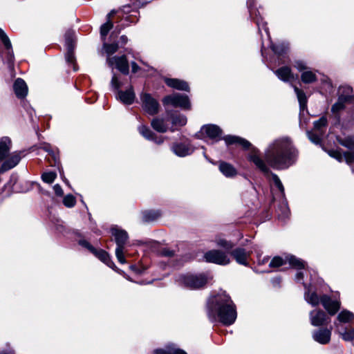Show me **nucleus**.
I'll return each instance as SVG.
<instances>
[{
    "instance_id": "obj_50",
    "label": "nucleus",
    "mask_w": 354,
    "mask_h": 354,
    "mask_svg": "<svg viewBox=\"0 0 354 354\" xmlns=\"http://www.w3.org/2000/svg\"><path fill=\"white\" fill-rule=\"evenodd\" d=\"M111 84L112 87H113L115 89L118 90L120 87V82H119V80L115 74L113 75Z\"/></svg>"
},
{
    "instance_id": "obj_23",
    "label": "nucleus",
    "mask_w": 354,
    "mask_h": 354,
    "mask_svg": "<svg viewBox=\"0 0 354 354\" xmlns=\"http://www.w3.org/2000/svg\"><path fill=\"white\" fill-rule=\"evenodd\" d=\"M11 143V140L8 137H3L0 139V160H4L8 155Z\"/></svg>"
},
{
    "instance_id": "obj_28",
    "label": "nucleus",
    "mask_w": 354,
    "mask_h": 354,
    "mask_svg": "<svg viewBox=\"0 0 354 354\" xmlns=\"http://www.w3.org/2000/svg\"><path fill=\"white\" fill-rule=\"evenodd\" d=\"M93 253L109 267L112 268L114 266V263L111 261L109 254L106 251L103 250H97L95 249V252Z\"/></svg>"
},
{
    "instance_id": "obj_38",
    "label": "nucleus",
    "mask_w": 354,
    "mask_h": 354,
    "mask_svg": "<svg viewBox=\"0 0 354 354\" xmlns=\"http://www.w3.org/2000/svg\"><path fill=\"white\" fill-rule=\"evenodd\" d=\"M103 48L105 50L106 53L110 56L111 55H113L115 52L118 51L119 48V46L117 43H113V44H106L104 43L103 44Z\"/></svg>"
},
{
    "instance_id": "obj_45",
    "label": "nucleus",
    "mask_w": 354,
    "mask_h": 354,
    "mask_svg": "<svg viewBox=\"0 0 354 354\" xmlns=\"http://www.w3.org/2000/svg\"><path fill=\"white\" fill-rule=\"evenodd\" d=\"M285 262L286 261L282 258L279 257H274L270 262L269 266L270 268H278L283 266Z\"/></svg>"
},
{
    "instance_id": "obj_32",
    "label": "nucleus",
    "mask_w": 354,
    "mask_h": 354,
    "mask_svg": "<svg viewBox=\"0 0 354 354\" xmlns=\"http://www.w3.org/2000/svg\"><path fill=\"white\" fill-rule=\"evenodd\" d=\"M294 90L299 102L300 109L304 110L307 104V98L305 93L295 86H294Z\"/></svg>"
},
{
    "instance_id": "obj_64",
    "label": "nucleus",
    "mask_w": 354,
    "mask_h": 354,
    "mask_svg": "<svg viewBox=\"0 0 354 354\" xmlns=\"http://www.w3.org/2000/svg\"><path fill=\"white\" fill-rule=\"evenodd\" d=\"M131 268L133 270L136 271V272H138V270H137V269H136V266H131Z\"/></svg>"
},
{
    "instance_id": "obj_48",
    "label": "nucleus",
    "mask_w": 354,
    "mask_h": 354,
    "mask_svg": "<svg viewBox=\"0 0 354 354\" xmlns=\"http://www.w3.org/2000/svg\"><path fill=\"white\" fill-rule=\"evenodd\" d=\"M255 22L257 24L259 32L261 31V28H263L266 32V34L269 35L268 28L266 26V24L262 21L261 19H256Z\"/></svg>"
},
{
    "instance_id": "obj_18",
    "label": "nucleus",
    "mask_w": 354,
    "mask_h": 354,
    "mask_svg": "<svg viewBox=\"0 0 354 354\" xmlns=\"http://www.w3.org/2000/svg\"><path fill=\"white\" fill-rule=\"evenodd\" d=\"M21 159V153L15 151L6 159L1 166V169L7 171L15 167Z\"/></svg>"
},
{
    "instance_id": "obj_4",
    "label": "nucleus",
    "mask_w": 354,
    "mask_h": 354,
    "mask_svg": "<svg viewBox=\"0 0 354 354\" xmlns=\"http://www.w3.org/2000/svg\"><path fill=\"white\" fill-rule=\"evenodd\" d=\"M353 88L348 85L341 86L338 88L337 101L332 106L331 112L335 117L339 120V112L344 109L346 104H351L354 102V95Z\"/></svg>"
},
{
    "instance_id": "obj_24",
    "label": "nucleus",
    "mask_w": 354,
    "mask_h": 354,
    "mask_svg": "<svg viewBox=\"0 0 354 354\" xmlns=\"http://www.w3.org/2000/svg\"><path fill=\"white\" fill-rule=\"evenodd\" d=\"M220 171L227 178H232L237 174L236 169L228 162L222 161L219 164Z\"/></svg>"
},
{
    "instance_id": "obj_33",
    "label": "nucleus",
    "mask_w": 354,
    "mask_h": 354,
    "mask_svg": "<svg viewBox=\"0 0 354 354\" xmlns=\"http://www.w3.org/2000/svg\"><path fill=\"white\" fill-rule=\"evenodd\" d=\"M301 80L305 84H310L317 81V76L313 71H306L301 73Z\"/></svg>"
},
{
    "instance_id": "obj_36",
    "label": "nucleus",
    "mask_w": 354,
    "mask_h": 354,
    "mask_svg": "<svg viewBox=\"0 0 354 354\" xmlns=\"http://www.w3.org/2000/svg\"><path fill=\"white\" fill-rule=\"evenodd\" d=\"M288 261L292 267L297 269L305 268V263L302 260L296 258L294 256H290L288 258Z\"/></svg>"
},
{
    "instance_id": "obj_16",
    "label": "nucleus",
    "mask_w": 354,
    "mask_h": 354,
    "mask_svg": "<svg viewBox=\"0 0 354 354\" xmlns=\"http://www.w3.org/2000/svg\"><path fill=\"white\" fill-rule=\"evenodd\" d=\"M171 149L174 153L180 157L190 155L194 151V149L189 142L174 143Z\"/></svg>"
},
{
    "instance_id": "obj_6",
    "label": "nucleus",
    "mask_w": 354,
    "mask_h": 354,
    "mask_svg": "<svg viewBox=\"0 0 354 354\" xmlns=\"http://www.w3.org/2000/svg\"><path fill=\"white\" fill-rule=\"evenodd\" d=\"M249 158L250 160L252 161L263 173L265 174H271L274 185L279 190L281 197L283 198L285 197L284 187L279 176L270 171L266 162L258 155L251 154Z\"/></svg>"
},
{
    "instance_id": "obj_3",
    "label": "nucleus",
    "mask_w": 354,
    "mask_h": 354,
    "mask_svg": "<svg viewBox=\"0 0 354 354\" xmlns=\"http://www.w3.org/2000/svg\"><path fill=\"white\" fill-rule=\"evenodd\" d=\"M201 132L205 133L212 140L218 141L223 139L227 145H239L244 149H248L251 144L247 140L235 136H226L221 138L222 130L215 124H205L201 128Z\"/></svg>"
},
{
    "instance_id": "obj_49",
    "label": "nucleus",
    "mask_w": 354,
    "mask_h": 354,
    "mask_svg": "<svg viewBox=\"0 0 354 354\" xmlns=\"http://www.w3.org/2000/svg\"><path fill=\"white\" fill-rule=\"evenodd\" d=\"M343 159H344L348 164H351L354 162V153L351 152H345L343 154Z\"/></svg>"
},
{
    "instance_id": "obj_35",
    "label": "nucleus",
    "mask_w": 354,
    "mask_h": 354,
    "mask_svg": "<svg viewBox=\"0 0 354 354\" xmlns=\"http://www.w3.org/2000/svg\"><path fill=\"white\" fill-rule=\"evenodd\" d=\"M354 317L353 313L351 312L344 310H342L337 316V319L340 322L346 323L351 321Z\"/></svg>"
},
{
    "instance_id": "obj_14",
    "label": "nucleus",
    "mask_w": 354,
    "mask_h": 354,
    "mask_svg": "<svg viewBox=\"0 0 354 354\" xmlns=\"http://www.w3.org/2000/svg\"><path fill=\"white\" fill-rule=\"evenodd\" d=\"M230 254L239 264L248 266V259L251 252H248L242 248H236L231 251Z\"/></svg>"
},
{
    "instance_id": "obj_26",
    "label": "nucleus",
    "mask_w": 354,
    "mask_h": 354,
    "mask_svg": "<svg viewBox=\"0 0 354 354\" xmlns=\"http://www.w3.org/2000/svg\"><path fill=\"white\" fill-rule=\"evenodd\" d=\"M276 75L282 81L288 82L292 79L291 69L288 66H283L274 71Z\"/></svg>"
},
{
    "instance_id": "obj_13",
    "label": "nucleus",
    "mask_w": 354,
    "mask_h": 354,
    "mask_svg": "<svg viewBox=\"0 0 354 354\" xmlns=\"http://www.w3.org/2000/svg\"><path fill=\"white\" fill-rule=\"evenodd\" d=\"M321 304L330 315H335L340 308V302L333 300L330 297L323 295L320 297Z\"/></svg>"
},
{
    "instance_id": "obj_53",
    "label": "nucleus",
    "mask_w": 354,
    "mask_h": 354,
    "mask_svg": "<svg viewBox=\"0 0 354 354\" xmlns=\"http://www.w3.org/2000/svg\"><path fill=\"white\" fill-rule=\"evenodd\" d=\"M294 66L299 71H304L307 68L305 63L301 60L296 61L295 62Z\"/></svg>"
},
{
    "instance_id": "obj_39",
    "label": "nucleus",
    "mask_w": 354,
    "mask_h": 354,
    "mask_svg": "<svg viewBox=\"0 0 354 354\" xmlns=\"http://www.w3.org/2000/svg\"><path fill=\"white\" fill-rule=\"evenodd\" d=\"M57 178V174L54 171L45 172L41 175V179L44 182L51 184Z\"/></svg>"
},
{
    "instance_id": "obj_58",
    "label": "nucleus",
    "mask_w": 354,
    "mask_h": 354,
    "mask_svg": "<svg viewBox=\"0 0 354 354\" xmlns=\"http://www.w3.org/2000/svg\"><path fill=\"white\" fill-rule=\"evenodd\" d=\"M171 354H187L185 351L179 348L170 349Z\"/></svg>"
},
{
    "instance_id": "obj_9",
    "label": "nucleus",
    "mask_w": 354,
    "mask_h": 354,
    "mask_svg": "<svg viewBox=\"0 0 354 354\" xmlns=\"http://www.w3.org/2000/svg\"><path fill=\"white\" fill-rule=\"evenodd\" d=\"M204 259L208 263L218 265H227L230 263V258L228 254L219 250H212L204 254Z\"/></svg>"
},
{
    "instance_id": "obj_61",
    "label": "nucleus",
    "mask_w": 354,
    "mask_h": 354,
    "mask_svg": "<svg viewBox=\"0 0 354 354\" xmlns=\"http://www.w3.org/2000/svg\"><path fill=\"white\" fill-rule=\"evenodd\" d=\"M157 354H171V351H169V352H167L165 351L159 350V351H157Z\"/></svg>"
},
{
    "instance_id": "obj_8",
    "label": "nucleus",
    "mask_w": 354,
    "mask_h": 354,
    "mask_svg": "<svg viewBox=\"0 0 354 354\" xmlns=\"http://www.w3.org/2000/svg\"><path fill=\"white\" fill-rule=\"evenodd\" d=\"M162 103L165 106L171 105L174 107H180L184 109H189L190 108L188 97L180 93H174L165 96L162 100Z\"/></svg>"
},
{
    "instance_id": "obj_54",
    "label": "nucleus",
    "mask_w": 354,
    "mask_h": 354,
    "mask_svg": "<svg viewBox=\"0 0 354 354\" xmlns=\"http://www.w3.org/2000/svg\"><path fill=\"white\" fill-rule=\"evenodd\" d=\"M160 254L162 256L170 257H173L174 255V251L171 250L168 248H163L160 251Z\"/></svg>"
},
{
    "instance_id": "obj_40",
    "label": "nucleus",
    "mask_w": 354,
    "mask_h": 354,
    "mask_svg": "<svg viewBox=\"0 0 354 354\" xmlns=\"http://www.w3.org/2000/svg\"><path fill=\"white\" fill-rule=\"evenodd\" d=\"M327 118L325 116H322L319 120L314 122V129L318 131H321L323 127L327 126Z\"/></svg>"
},
{
    "instance_id": "obj_37",
    "label": "nucleus",
    "mask_w": 354,
    "mask_h": 354,
    "mask_svg": "<svg viewBox=\"0 0 354 354\" xmlns=\"http://www.w3.org/2000/svg\"><path fill=\"white\" fill-rule=\"evenodd\" d=\"M271 48L274 54L279 57L283 56L287 53L288 48L283 44H272Z\"/></svg>"
},
{
    "instance_id": "obj_44",
    "label": "nucleus",
    "mask_w": 354,
    "mask_h": 354,
    "mask_svg": "<svg viewBox=\"0 0 354 354\" xmlns=\"http://www.w3.org/2000/svg\"><path fill=\"white\" fill-rule=\"evenodd\" d=\"M63 203L67 207H73L76 203L75 198L72 194H68L64 198Z\"/></svg>"
},
{
    "instance_id": "obj_46",
    "label": "nucleus",
    "mask_w": 354,
    "mask_h": 354,
    "mask_svg": "<svg viewBox=\"0 0 354 354\" xmlns=\"http://www.w3.org/2000/svg\"><path fill=\"white\" fill-rule=\"evenodd\" d=\"M307 134H308V138L313 143L317 145V144H319L321 142V140H322L321 135H318V134H317L315 133H313V132H311V131H308Z\"/></svg>"
},
{
    "instance_id": "obj_29",
    "label": "nucleus",
    "mask_w": 354,
    "mask_h": 354,
    "mask_svg": "<svg viewBox=\"0 0 354 354\" xmlns=\"http://www.w3.org/2000/svg\"><path fill=\"white\" fill-rule=\"evenodd\" d=\"M161 213L159 210H148L142 212V220L144 222H151L159 217H160Z\"/></svg>"
},
{
    "instance_id": "obj_56",
    "label": "nucleus",
    "mask_w": 354,
    "mask_h": 354,
    "mask_svg": "<svg viewBox=\"0 0 354 354\" xmlns=\"http://www.w3.org/2000/svg\"><path fill=\"white\" fill-rule=\"evenodd\" d=\"M131 71L133 73H136L137 72H138L140 70V66L135 62H132L131 63Z\"/></svg>"
},
{
    "instance_id": "obj_62",
    "label": "nucleus",
    "mask_w": 354,
    "mask_h": 354,
    "mask_svg": "<svg viewBox=\"0 0 354 354\" xmlns=\"http://www.w3.org/2000/svg\"><path fill=\"white\" fill-rule=\"evenodd\" d=\"M284 212H283V218H287L288 216V210L286 207H284Z\"/></svg>"
},
{
    "instance_id": "obj_47",
    "label": "nucleus",
    "mask_w": 354,
    "mask_h": 354,
    "mask_svg": "<svg viewBox=\"0 0 354 354\" xmlns=\"http://www.w3.org/2000/svg\"><path fill=\"white\" fill-rule=\"evenodd\" d=\"M328 154L331 157L336 158L339 162H342L343 160V155L338 150H330L328 151Z\"/></svg>"
},
{
    "instance_id": "obj_57",
    "label": "nucleus",
    "mask_w": 354,
    "mask_h": 354,
    "mask_svg": "<svg viewBox=\"0 0 354 354\" xmlns=\"http://www.w3.org/2000/svg\"><path fill=\"white\" fill-rule=\"evenodd\" d=\"M44 149L48 151L50 154H51L53 159L56 160V154L54 151L50 149V147L49 145H46L44 147Z\"/></svg>"
},
{
    "instance_id": "obj_17",
    "label": "nucleus",
    "mask_w": 354,
    "mask_h": 354,
    "mask_svg": "<svg viewBox=\"0 0 354 354\" xmlns=\"http://www.w3.org/2000/svg\"><path fill=\"white\" fill-rule=\"evenodd\" d=\"M13 89L18 98L23 99L28 94V86L26 83L21 78H17L13 85Z\"/></svg>"
},
{
    "instance_id": "obj_42",
    "label": "nucleus",
    "mask_w": 354,
    "mask_h": 354,
    "mask_svg": "<svg viewBox=\"0 0 354 354\" xmlns=\"http://www.w3.org/2000/svg\"><path fill=\"white\" fill-rule=\"evenodd\" d=\"M342 338L346 342H351L354 340V328L345 330L344 332H339Z\"/></svg>"
},
{
    "instance_id": "obj_21",
    "label": "nucleus",
    "mask_w": 354,
    "mask_h": 354,
    "mask_svg": "<svg viewBox=\"0 0 354 354\" xmlns=\"http://www.w3.org/2000/svg\"><path fill=\"white\" fill-rule=\"evenodd\" d=\"M165 82L166 84L171 88L185 91H188L189 90L188 84L183 80L167 78Z\"/></svg>"
},
{
    "instance_id": "obj_15",
    "label": "nucleus",
    "mask_w": 354,
    "mask_h": 354,
    "mask_svg": "<svg viewBox=\"0 0 354 354\" xmlns=\"http://www.w3.org/2000/svg\"><path fill=\"white\" fill-rule=\"evenodd\" d=\"M331 337V330L328 328H320L313 333V339L321 344H327L330 342Z\"/></svg>"
},
{
    "instance_id": "obj_10",
    "label": "nucleus",
    "mask_w": 354,
    "mask_h": 354,
    "mask_svg": "<svg viewBox=\"0 0 354 354\" xmlns=\"http://www.w3.org/2000/svg\"><path fill=\"white\" fill-rule=\"evenodd\" d=\"M142 107L150 115H155L159 111L160 104L149 93H142L140 95Z\"/></svg>"
},
{
    "instance_id": "obj_5",
    "label": "nucleus",
    "mask_w": 354,
    "mask_h": 354,
    "mask_svg": "<svg viewBox=\"0 0 354 354\" xmlns=\"http://www.w3.org/2000/svg\"><path fill=\"white\" fill-rule=\"evenodd\" d=\"M176 282L183 287L189 289H198L205 286L207 282L204 274H180L176 277Z\"/></svg>"
},
{
    "instance_id": "obj_22",
    "label": "nucleus",
    "mask_w": 354,
    "mask_h": 354,
    "mask_svg": "<svg viewBox=\"0 0 354 354\" xmlns=\"http://www.w3.org/2000/svg\"><path fill=\"white\" fill-rule=\"evenodd\" d=\"M118 95L124 104H131L134 102L135 93L131 86L125 91H118Z\"/></svg>"
},
{
    "instance_id": "obj_30",
    "label": "nucleus",
    "mask_w": 354,
    "mask_h": 354,
    "mask_svg": "<svg viewBox=\"0 0 354 354\" xmlns=\"http://www.w3.org/2000/svg\"><path fill=\"white\" fill-rule=\"evenodd\" d=\"M336 140L341 145L348 148V149H351V150L354 149V136H347L345 138L337 136Z\"/></svg>"
},
{
    "instance_id": "obj_59",
    "label": "nucleus",
    "mask_w": 354,
    "mask_h": 354,
    "mask_svg": "<svg viewBox=\"0 0 354 354\" xmlns=\"http://www.w3.org/2000/svg\"><path fill=\"white\" fill-rule=\"evenodd\" d=\"M303 278H304V273L301 271H299L296 274L295 279L297 281H301L303 279Z\"/></svg>"
},
{
    "instance_id": "obj_20",
    "label": "nucleus",
    "mask_w": 354,
    "mask_h": 354,
    "mask_svg": "<svg viewBox=\"0 0 354 354\" xmlns=\"http://www.w3.org/2000/svg\"><path fill=\"white\" fill-rule=\"evenodd\" d=\"M303 285L306 289L304 293L305 300L313 306H318L321 303L320 297L315 291H311L310 286H307L304 283H303Z\"/></svg>"
},
{
    "instance_id": "obj_34",
    "label": "nucleus",
    "mask_w": 354,
    "mask_h": 354,
    "mask_svg": "<svg viewBox=\"0 0 354 354\" xmlns=\"http://www.w3.org/2000/svg\"><path fill=\"white\" fill-rule=\"evenodd\" d=\"M214 241L217 246L223 248L227 251L232 250L234 246V244L232 241L221 237H216Z\"/></svg>"
},
{
    "instance_id": "obj_1",
    "label": "nucleus",
    "mask_w": 354,
    "mask_h": 354,
    "mask_svg": "<svg viewBox=\"0 0 354 354\" xmlns=\"http://www.w3.org/2000/svg\"><path fill=\"white\" fill-rule=\"evenodd\" d=\"M298 151L289 137H281L269 144L264 153L267 165L274 169H287L293 165Z\"/></svg>"
},
{
    "instance_id": "obj_63",
    "label": "nucleus",
    "mask_w": 354,
    "mask_h": 354,
    "mask_svg": "<svg viewBox=\"0 0 354 354\" xmlns=\"http://www.w3.org/2000/svg\"><path fill=\"white\" fill-rule=\"evenodd\" d=\"M249 11H250V16L252 17L254 11H253L252 8H250V6H249Z\"/></svg>"
},
{
    "instance_id": "obj_11",
    "label": "nucleus",
    "mask_w": 354,
    "mask_h": 354,
    "mask_svg": "<svg viewBox=\"0 0 354 354\" xmlns=\"http://www.w3.org/2000/svg\"><path fill=\"white\" fill-rule=\"evenodd\" d=\"M106 62L110 67L113 68L115 66V68L124 75H128L129 73V65L125 55L109 57Z\"/></svg>"
},
{
    "instance_id": "obj_2",
    "label": "nucleus",
    "mask_w": 354,
    "mask_h": 354,
    "mask_svg": "<svg viewBox=\"0 0 354 354\" xmlns=\"http://www.w3.org/2000/svg\"><path fill=\"white\" fill-rule=\"evenodd\" d=\"M207 310L209 317L216 316L218 320L225 326L232 325L236 319V306L225 291L208 299Z\"/></svg>"
},
{
    "instance_id": "obj_31",
    "label": "nucleus",
    "mask_w": 354,
    "mask_h": 354,
    "mask_svg": "<svg viewBox=\"0 0 354 354\" xmlns=\"http://www.w3.org/2000/svg\"><path fill=\"white\" fill-rule=\"evenodd\" d=\"M113 12H110L107 15V21L102 24L100 27V35L102 40L106 39V37L107 36L110 30L113 28V23L110 20L111 15Z\"/></svg>"
},
{
    "instance_id": "obj_41",
    "label": "nucleus",
    "mask_w": 354,
    "mask_h": 354,
    "mask_svg": "<svg viewBox=\"0 0 354 354\" xmlns=\"http://www.w3.org/2000/svg\"><path fill=\"white\" fill-rule=\"evenodd\" d=\"M65 43L67 50H74L75 44L73 39V33L68 32L65 35Z\"/></svg>"
},
{
    "instance_id": "obj_25",
    "label": "nucleus",
    "mask_w": 354,
    "mask_h": 354,
    "mask_svg": "<svg viewBox=\"0 0 354 354\" xmlns=\"http://www.w3.org/2000/svg\"><path fill=\"white\" fill-rule=\"evenodd\" d=\"M151 127L159 133H165L168 130V125L165 119L154 118L151 122Z\"/></svg>"
},
{
    "instance_id": "obj_52",
    "label": "nucleus",
    "mask_w": 354,
    "mask_h": 354,
    "mask_svg": "<svg viewBox=\"0 0 354 354\" xmlns=\"http://www.w3.org/2000/svg\"><path fill=\"white\" fill-rule=\"evenodd\" d=\"M66 59L68 63L73 64L75 62V56L73 53V50H67V53L66 55Z\"/></svg>"
},
{
    "instance_id": "obj_55",
    "label": "nucleus",
    "mask_w": 354,
    "mask_h": 354,
    "mask_svg": "<svg viewBox=\"0 0 354 354\" xmlns=\"http://www.w3.org/2000/svg\"><path fill=\"white\" fill-rule=\"evenodd\" d=\"M53 190L55 194L58 196H62L64 194L63 189L59 184H56L54 185Z\"/></svg>"
},
{
    "instance_id": "obj_60",
    "label": "nucleus",
    "mask_w": 354,
    "mask_h": 354,
    "mask_svg": "<svg viewBox=\"0 0 354 354\" xmlns=\"http://www.w3.org/2000/svg\"><path fill=\"white\" fill-rule=\"evenodd\" d=\"M128 41V38L127 36L125 35H122L120 37V42L122 43V45H124L127 43Z\"/></svg>"
},
{
    "instance_id": "obj_19",
    "label": "nucleus",
    "mask_w": 354,
    "mask_h": 354,
    "mask_svg": "<svg viewBox=\"0 0 354 354\" xmlns=\"http://www.w3.org/2000/svg\"><path fill=\"white\" fill-rule=\"evenodd\" d=\"M138 131L143 137L149 140H152L158 145L163 142V138L162 137H157L156 133H154L147 126H140Z\"/></svg>"
},
{
    "instance_id": "obj_12",
    "label": "nucleus",
    "mask_w": 354,
    "mask_h": 354,
    "mask_svg": "<svg viewBox=\"0 0 354 354\" xmlns=\"http://www.w3.org/2000/svg\"><path fill=\"white\" fill-rule=\"evenodd\" d=\"M309 316L310 324L314 326L326 325L330 322V318L324 311L320 309L310 311Z\"/></svg>"
},
{
    "instance_id": "obj_7",
    "label": "nucleus",
    "mask_w": 354,
    "mask_h": 354,
    "mask_svg": "<svg viewBox=\"0 0 354 354\" xmlns=\"http://www.w3.org/2000/svg\"><path fill=\"white\" fill-rule=\"evenodd\" d=\"M111 232L117 245L115 256L120 263H125L126 260L124 255V249L129 239L128 234L125 230L117 227L111 228Z\"/></svg>"
},
{
    "instance_id": "obj_43",
    "label": "nucleus",
    "mask_w": 354,
    "mask_h": 354,
    "mask_svg": "<svg viewBox=\"0 0 354 354\" xmlns=\"http://www.w3.org/2000/svg\"><path fill=\"white\" fill-rule=\"evenodd\" d=\"M0 39L6 49L9 50L12 48V44L8 37L1 28H0Z\"/></svg>"
},
{
    "instance_id": "obj_27",
    "label": "nucleus",
    "mask_w": 354,
    "mask_h": 354,
    "mask_svg": "<svg viewBox=\"0 0 354 354\" xmlns=\"http://www.w3.org/2000/svg\"><path fill=\"white\" fill-rule=\"evenodd\" d=\"M167 114L170 117L171 122L174 125H178L180 127L185 126L187 123V118L180 114H174L169 110H166Z\"/></svg>"
},
{
    "instance_id": "obj_51",
    "label": "nucleus",
    "mask_w": 354,
    "mask_h": 354,
    "mask_svg": "<svg viewBox=\"0 0 354 354\" xmlns=\"http://www.w3.org/2000/svg\"><path fill=\"white\" fill-rule=\"evenodd\" d=\"M79 243L80 245L87 248L92 253L95 252V249L86 240H80Z\"/></svg>"
}]
</instances>
